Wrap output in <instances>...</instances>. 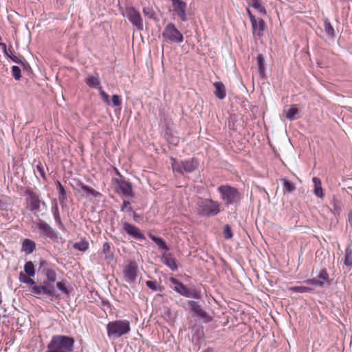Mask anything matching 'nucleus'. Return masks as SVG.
<instances>
[{
  "label": "nucleus",
  "instance_id": "obj_1",
  "mask_svg": "<svg viewBox=\"0 0 352 352\" xmlns=\"http://www.w3.org/2000/svg\"><path fill=\"white\" fill-rule=\"evenodd\" d=\"M220 204L210 199H199L197 202V214L201 217H213L220 212Z\"/></svg>",
  "mask_w": 352,
  "mask_h": 352
},
{
  "label": "nucleus",
  "instance_id": "obj_2",
  "mask_svg": "<svg viewBox=\"0 0 352 352\" xmlns=\"http://www.w3.org/2000/svg\"><path fill=\"white\" fill-rule=\"evenodd\" d=\"M130 331V322L127 320H118L109 322L107 325V335L113 339H116L126 335Z\"/></svg>",
  "mask_w": 352,
  "mask_h": 352
},
{
  "label": "nucleus",
  "instance_id": "obj_3",
  "mask_svg": "<svg viewBox=\"0 0 352 352\" xmlns=\"http://www.w3.org/2000/svg\"><path fill=\"white\" fill-rule=\"evenodd\" d=\"M221 199L226 205H232L239 202L241 196L238 190L228 185H221L217 188Z\"/></svg>",
  "mask_w": 352,
  "mask_h": 352
},
{
  "label": "nucleus",
  "instance_id": "obj_4",
  "mask_svg": "<svg viewBox=\"0 0 352 352\" xmlns=\"http://www.w3.org/2000/svg\"><path fill=\"white\" fill-rule=\"evenodd\" d=\"M163 41L167 43H181L184 41L182 33L174 23H168L162 34Z\"/></svg>",
  "mask_w": 352,
  "mask_h": 352
},
{
  "label": "nucleus",
  "instance_id": "obj_5",
  "mask_svg": "<svg viewBox=\"0 0 352 352\" xmlns=\"http://www.w3.org/2000/svg\"><path fill=\"white\" fill-rule=\"evenodd\" d=\"M36 232L43 237L49 239L53 241H57L59 233L51 227L47 222L39 219L36 223Z\"/></svg>",
  "mask_w": 352,
  "mask_h": 352
},
{
  "label": "nucleus",
  "instance_id": "obj_6",
  "mask_svg": "<svg viewBox=\"0 0 352 352\" xmlns=\"http://www.w3.org/2000/svg\"><path fill=\"white\" fill-rule=\"evenodd\" d=\"M124 16L138 30L144 29V23L140 12L133 6H127Z\"/></svg>",
  "mask_w": 352,
  "mask_h": 352
},
{
  "label": "nucleus",
  "instance_id": "obj_7",
  "mask_svg": "<svg viewBox=\"0 0 352 352\" xmlns=\"http://www.w3.org/2000/svg\"><path fill=\"white\" fill-rule=\"evenodd\" d=\"M28 194L29 195L28 201L30 204V210L36 217H38L39 213L42 210H45L47 208L46 204L41 200L40 197L37 193L28 191Z\"/></svg>",
  "mask_w": 352,
  "mask_h": 352
},
{
  "label": "nucleus",
  "instance_id": "obj_8",
  "mask_svg": "<svg viewBox=\"0 0 352 352\" xmlns=\"http://www.w3.org/2000/svg\"><path fill=\"white\" fill-rule=\"evenodd\" d=\"M138 266L135 261H130L123 269V278L129 284L135 283L138 278Z\"/></svg>",
  "mask_w": 352,
  "mask_h": 352
},
{
  "label": "nucleus",
  "instance_id": "obj_9",
  "mask_svg": "<svg viewBox=\"0 0 352 352\" xmlns=\"http://www.w3.org/2000/svg\"><path fill=\"white\" fill-rule=\"evenodd\" d=\"M30 292L34 295H47L54 297L56 296V291L52 283L48 281H44L43 285H34L31 287Z\"/></svg>",
  "mask_w": 352,
  "mask_h": 352
},
{
  "label": "nucleus",
  "instance_id": "obj_10",
  "mask_svg": "<svg viewBox=\"0 0 352 352\" xmlns=\"http://www.w3.org/2000/svg\"><path fill=\"white\" fill-rule=\"evenodd\" d=\"M122 225L123 230L131 238L136 240H144L146 239L144 234L135 226L126 221L122 222Z\"/></svg>",
  "mask_w": 352,
  "mask_h": 352
},
{
  "label": "nucleus",
  "instance_id": "obj_11",
  "mask_svg": "<svg viewBox=\"0 0 352 352\" xmlns=\"http://www.w3.org/2000/svg\"><path fill=\"white\" fill-rule=\"evenodd\" d=\"M188 304L190 307L191 311L197 316L203 319L205 322H209L212 321V317L202 309L201 306L199 304L198 302L189 300Z\"/></svg>",
  "mask_w": 352,
  "mask_h": 352
},
{
  "label": "nucleus",
  "instance_id": "obj_12",
  "mask_svg": "<svg viewBox=\"0 0 352 352\" xmlns=\"http://www.w3.org/2000/svg\"><path fill=\"white\" fill-rule=\"evenodd\" d=\"M173 8V11L177 14L179 19L185 22L188 21L186 15L187 4L182 0H170Z\"/></svg>",
  "mask_w": 352,
  "mask_h": 352
},
{
  "label": "nucleus",
  "instance_id": "obj_13",
  "mask_svg": "<svg viewBox=\"0 0 352 352\" xmlns=\"http://www.w3.org/2000/svg\"><path fill=\"white\" fill-rule=\"evenodd\" d=\"M117 184L118 185L119 189L124 196H133L132 185L129 182L124 179H118Z\"/></svg>",
  "mask_w": 352,
  "mask_h": 352
},
{
  "label": "nucleus",
  "instance_id": "obj_14",
  "mask_svg": "<svg viewBox=\"0 0 352 352\" xmlns=\"http://www.w3.org/2000/svg\"><path fill=\"white\" fill-rule=\"evenodd\" d=\"M77 186L80 188L84 192V196L87 197H101V194L95 190L94 188L85 185L82 182L78 181L77 183Z\"/></svg>",
  "mask_w": 352,
  "mask_h": 352
},
{
  "label": "nucleus",
  "instance_id": "obj_15",
  "mask_svg": "<svg viewBox=\"0 0 352 352\" xmlns=\"http://www.w3.org/2000/svg\"><path fill=\"white\" fill-rule=\"evenodd\" d=\"M162 261L164 264L168 267L170 270L176 271L177 270V265L175 258L170 253L167 252H164L162 256Z\"/></svg>",
  "mask_w": 352,
  "mask_h": 352
},
{
  "label": "nucleus",
  "instance_id": "obj_16",
  "mask_svg": "<svg viewBox=\"0 0 352 352\" xmlns=\"http://www.w3.org/2000/svg\"><path fill=\"white\" fill-rule=\"evenodd\" d=\"M85 82L88 85V87L91 88L98 89V87H102L100 86V80L98 73H96L94 76H88L86 77Z\"/></svg>",
  "mask_w": 352,
  "mask_h": 352
},
{
  "label": "nucleus",
  "instance_id": "obj_17",
  "mask_svg": "<svg viewBox=\"0 0 352 352\" xmlns=\"http://www.w3.org/2000/svg\"><path fill=\"white\" fill-rule=\"evenodd\" d=\"M214 87L215 88V91L214 92L215 96L219 100L224 99L226 96V92L223 83L221 82H215L214 83Z\"/></svg>",
  "mask_w": 352,
  "mask_h": 352
},
{
  "label": "nucleus",
  "instance_id": "obj_18",
  "mask_svg": "<svg viewBox=\"0 0 352 352\" xmlns=\"http://www.w3.org/2000/svg\"><path fill=\"white\" fill-rule=\"evenodd\" d=\"M182 167L184 168V170L186 172L191 173L197 168L198 162L194 158L184 160L182 161Z\"/></svg>",
  "mask_w": 352,
  "mask_h": 352
},
{
  "label": "nucleus",
  "instance_id": "obj_19",
  "mask_svg": "<svg viewBox=\"0 0 352 352\" xmlns=\"http://www.w3.org/2000/svg\"><path fill=\"white\" fill-rule=\"evenodd\" d=\"M36 249L35 242L25 239L23 240L22 243V251H23L26 254H32Z\"/></svg>",
  "mask_w": 352,
  "mask_h": 352
},
{
  "label": "nucleus",
  "instance_id": "obj_20",
  "mask_svg": "<svg viewBox=\"0 0 352 352\" xmlns=\"http://www.w3.org/2000/svg\"><path fill=\"white\" fill-rule=\"evenodd\" d=\"M170 282L175 285L174 290L183 296L185 292L186 289L187 288L182 283H181L179 280L174 277L170 278Z\"/></svg>",
  "mask_w": 352,
  "mask_h": 352
},
{
  "label": "nucleus",
  "instance_id": "obj_21",
  "mask_svg": "<svg viewBox=\"0 0 352 352\" xmlns=\"http://www.w3.org/2000/svg\"><path fill=\"white\" fill-rule=\"evenodd\" d=\"M285 116L289 120H294L299 118L298 109L296 107V105H292L288 110H285Z\"/></svg>",
  "mask_w": 352,
  "mask_h": 352
},
{
  "label": "nucleus",
  "instance_id": "obj_22",
  "mask_svg": "<svg viewBox=\"0 0 352 352\" xmlns=\"http://www.w3.org/2000/svg\"><path fill=\"white\" fill-rule=\"evenodd\" d=\"M312 181L314 184V194L318 197L322 198L324 197V193L320 179L318 177H314Z\"/></svg>",
  "mask_w": 352,
  "mask_h": 352
},
{
  "label": "nucleus",
  "instance_id": "obj_23",
  "mask_svg": "<svg viewBox=\"0 0 352 352\" xmlns=\"http://www.w3.org/2000/svg\"><path fill=\"white\" fill-rule=\"evenodd\" d=\"M281 181L283 182V193H290L295 190L296 186L294 184L286 178L281 179Z\"/></svg>",
  "mask_w": 352,
  "mask_h": 352
},
{
  "label": "nucleus",
  "instance_id": "obj_24",
  "mask_svg": "<svg viewBox=\"0 0 352 352\" xmlns=\"http://www.w3.org/2000/svg\"><path fill=\"white\" fill-rule=\"evenodd\" d=\"M249 5L256 9L260 14H267L266 9L261 3V0H249Z\"/></svg>",
  "mask_w": 352,
  "mask_h": 352
},
{
  "label": "nucleus",
  "instance_id": "obj_25",
  "mask_svg": "<svg viewBox=\"0 0 352 352\" xmlns=\"http://www.w3.org/2000/svg\"><path fill=\"white\" fill-rule=\"evenodd\" d=\"M252 27L253 30V34H256L258 36H261L263 35V32L265 29V22L262 19H259L258 21L256 20V25Z\"/></svg>",
  "mask_w": 352,
  "mask_h": 352
},
{
  "label": "nucleus",
  "instance_id": "obj_26",
  "mask_svg": "<svg viewBox=\"0 0 352 352\" xmlns=\"http://www.w3.org/2000/svg\"><path fill=\"white\" fill-rule=\"evenodd\" d=\"M102 252L104 254L105 260L111 261L113 259V254L111 251V246L109 242H105L103 244Z\"/></svg>",
  "mask_w": 352,
  "mask_h": 352
},
{
  "label": "nucleus",
  "instance_id": "obj_27",
  "mask_svg": "<svg viewBox=\"0 0 352 352\" xmlns=\"http://www.w3.org/2000/svg\"><path fill=\"white\" fill-rule=\"evenodd\" d=\"M56 188L58 191V199L60 204H63L67 199V194L65 188L59 181L56 182Z\"/></svg>",
  "mask_w": 352,
  "mask_h": 352
},
{
  "label": "nucleus",
  "instance_id": "obj_28",
  "mask_svg": "<svg viewBox=\"0 0 352 352\" xmlns=\"http://www.w3.org/2000/svg\"><path fill=\"white\" fill-rule=\"evenodd\" d=\"M42 273L46 276L49 283H52L56 280V273L54 270L50 268H44V270H42Z\"/></svg>",
  "mask_w": 352,
  "mask_h": 352
},
{
  "label": "nucleus",
  "instance_id": "obj_29",
  "mask_svg": "<svg viewBox=\"0 0 352 352\" xmlns=\"http://www.w3.org/2000/svg\"><path fill=\"white\" fill-rule=\"evenodd\" d=\"M151 239L154 241L160 249L164 250L166 252L168 250V248L166 245L165 241L161 238L154 235H151Z\"/></svg>",
  "mask_w": 352,
  "mask_h": 352
},
{
  "label": "nucleus",
  "instance_id": "obj_30",
  "mask_svg": "<svg viewBox=\"0 0 352 352\" xmlns=\"http://www.w3.org/2000/svg\"><path fill=\"white\" fill-rule=\"evenodd\" d=\"M183 296L186 298H195V299H199L201 298L200 292H199L195 289H190V288L186 289L185 292L183 294Z\"/></svg>",
  "mask_w": 352,
  "mask_h": 352
},
{
  "label": "nucleus",
  "instance_id": "obj_31",
  "mask_svg": "<svg viewBox=\"0 0 352 352\" xmlns=\"http://www.w3.org/2000/svg\"><path fill=\"white\" fill-rule=\"evenodd\" d=\"M324 30L329 36L331 38L335 36V30L328 19L324 21Z\"/></svg>",
  "mask_w": 352,
  "mask_h": 352
},
{
  "label": "nucleus",
  "instance_id": "obj_32",
  "mask_svg": "<svg viewBox=\"0 0 352 352\" xmlns=\"http://www.w3.org/2000/svg\"><path fill=\"white\" fill-rule=\"evenodd\" d=\"M24 271L30 277H32L35 275L34 266L32 261H28L25 263L24 265Z\"/></svg>",
  "mask_w": 352,
  "mask_h": 352
},
{
  "label": "nucleus",
  "instance_id": "obj_33",
  "mask_svg": "<svg viewBox=\"0 0 352 352\" xmlns=\"http://www.w3.org/2000/svg\"><path fill=\"white\" fill-rule=\"evenodd\" d=\"M74 248L79 251L85 252L89 248V243L86 240L83 239L79 242L75 243L74 244Z\"/></svg>",
  "mask_w": 352,
  "mask_h": 352
},
{
  "label": "nucleus",
  "instance_id": "obj_34",
  "mask_svg": "<svg viewBox=\"0 0 352 352\" xmlns=\"http://www.w3.org/2000/svg\"><path fill=\"white\" fill-rule=\"evenodd\" d=\"M52 214H53V217H54V221L56 223V224L60 225V226H63L57 204H55L52 206Z\"/></svg>",
  "mask_w": 352,
  "mask_h": 352
},
{
  "label": "nucleus",
  "instance_id": "obj_35",
  "mask_svg": "<svg viewBox=\"0 0 352 352\" xmlns=\"http://www.w3.org/2000/svg\"><path fill=\"white\" fill-rule=\"evenodd\" d=\"M344 263L346 266H352V249L349 246L345 250Z\"/></svg>",
  "mask_w": 352,
  "mask_h": 352
},
{
  "label": "nucleus",
  "instance_id": "obj_36",
  "mask_svg": "<svg viewBox=\"0 0 352 352\" xmlns=\"http://www.w3.org/2000/svg\"><path fill=\"white\" fill-rule=\"evenodd\" d=\"M333 212L335 216L340 215L342 209V204L338 199H333Z\"/></svg>",
  "mask_w": 352,
  "mask_h": 352
},
{
  "label": "nucleus",
  "instance_id": "obj_37",
  "mask_svg": "<svg viewBox=\"0 0 352 352\" xmlns=\"http://www.w3.org/2000/svg\"><path fill=\"white\" fill-rule=\"evenodd\" d=\"M292 292L296 293H308L312 291L311 287L305 286H294L289 288Z\"/></svg>",
  "mask_w": 352,
  "mask_h": 352
},
{
  "label": "nucleus",
  "instance_id": "obj_38",
  "mask_svg": "<svg viewBox=\"0 0 352 352\" xmlns=\"http://www.w3.org/2000/svg\"><path fill=\"white\" fill-rule=\"evenodd\" d=\"M143 13L144 14L151 19H156V14L153 11V8L151 7H144L143 8Z\"/></svg>",
  "mask_w": 352,
  "mask_h": 352
},
{
  "label": "nucleus",
  "instance_id": "obj_39",
  "mask_svg": "<svg viewBox=\"0 0 352 352\" xmlns=\"http://www.w3.org/2000/svg\"><path fill=\"white\" fill-rule=\"evenodd\" d=\"M19 280L21 282V283H25V284H28V285H31L32 287L34 286V285H35V282L34 280H32V278L29 277H27L25 274H23L22 272L20 273L19 274Z\"/></svg>",
  "mask_w": 352,
  "mask_h": 352
},
{
  "label": "nucleus",
  "instance_id": "obj_40",
  "mask_svg": "<svg viewBox=\"0 0 352 352\" xmlns=\"http://www.w3.org/2000/svg\"><path fill=\"white\" fill-rule=\"evenodd\" d=\"M98 90L103 102L107 105H111V100L109 95L102 89V87H98Z\"/></svg>",
  "mask_w": 352,
  "mask_h": 352
},
{
  "label": "nucleus",
  "instance_id": "obj_41",
  "mask_svg": "<svg viewBox=\"0 0 352 352\" xmlns=\"http://www.w3.org/2000/svg\"><path fill=\"white\" fill-rule=\"evenodd\" d=\"M21 70L20 69L19 67L18 66H12V76L16 79V80H19L21 77Z\"/></svg>",
  "mask_w": 352,
  "mask_h": 352
},
{
  "label": "nucleus",
  "instance_id": "obj_42",
  "mask_svg": "<svg viewBox=\"0 0 352 352\" xmlns=\"http://www.w3.org/2000/svg\"><path fill=\"white\" fill-rule=\"evenodd\" d=\"M57 288L65 294H69V291L66 286V282L60 281L56 283Z\"/></svg>",
  "mask_w": 352,
  "mask_h": 352
},
{
  "label": "nucleus",
  "instance_id": "obj_43",
  "mask_svg": "<svg viewBox=\"0 0 352 352\" xmlns=\"http://www.w3.org/2000/svg\"><path fill=\"white\" fill-rule=\"evenodd\" d=\"M172 166L173 170H175L179 173H182L184 170V168L182 167V161L180 162H176L175 160H173V162L172 163Z\"/></svg>",
  "mask_w": 352,
  "mask_h": 352
},
{
  "label": "nucleus",
  "instance_id": "obj_44",
  "mask_svg": "<svg viewBox=\"0 0 352 352\" xmlns=\"http://www.w3.org/2000/svg\"><path fill=\"white\" fill-rule=\"evenodd\" d=\"M113 107H119L122 104V99L120 96L114 94L112 96V101L111 102Z\"/></svg>",
  "mask_w": 352,
  "mask_h": 352
},
{
  "label": "nucleus",
  "instance_id": "obj_45",
  "mask_svg": "<svg viewBox=\"0 0 352 352\" xmlns=\"http://www.w3.org/2000/svg\"><path fill=\"white\" fill-rule=\"evenodd\" d=\"M223 236L226 239H231L233 236L231 228L229 225H226L223 229Z\"/></svg>",
  "mask_w": 352,
  "mask_h": 352
},
{
  "label": "nucleus",
  "instance_id": "obj_46",
  "mask_svg": "<svg viewBox=\"0 0 352 352\" xmlns=\"http://www.w3.org/2000/svg\"><path fill=\"white\" fill-rule=\"evenodd\" d=\"M9 58L14 63L19 64H25L28 65V63L25 60L23 57L18 58L14 55H10Z\"/></svg>",
  "mask_w": 352,
  "mask_h": 352
},
{
  "label": "nucleus",
  "instance_id": "obj_47",
  "mask_svg": "<svg viewBox=\"0 0 352 352\" xmlns=\"http://www.w3.org/2000/svg\"><path fill=\"white\" fill-rule=\"evenodd\" d=\"M306 283L309 285H316L318 287H323L324 283L317 278H311L306 280Z\"/></svg>",
  "mask_w": 352,
  "mask_h": 352
},
{
  "label": "nucleus",
  "instance_id": "obj_48",
  "mask_svg": "<svg viewBox=\"0 0 352 352\" xmlns=\"http://www.w3.org/2000/svg\"><path fill=\"white\" fill-rule=\"evenodd\" d=\"M257 60H258V67H259V71L260 72H264V58H263V56L262 54H258V56H257Z\"/></svg>",
  "mask_w": 352,
  "mask_h": 352
},
{
  "label": "nucleus",
  "instance_id": "obj_49",
  "mask_svg": "<svg viewBox=\"0 0 352 352\" xmlns=\"http://www.w3.org/2000/svg\"><path fill=\"white\" fill-rule=\"evenodd\" d=\"M318 280H329V274L326 270V269H322L319 274L318 275Z\"/></svg>",
  "mask_w": 352,
  "mask_h": 352
},
{
  "label": "nucleus",
  "instance_id": "obj_50",
  "mask_svg": "<svg viewBox=\"0 0 352 352\" xmlns=\"http://www.w3.org/2000/svg\"><path fill=\"white\" fill-rule=\"evenodd\" d=\"M246 12L250 18L252 26H254V27L256 26V19L255 16L252 14V13L251 12L249 8L246 9Z\"/></svg>",
  "mask_w": 352,
  "mask_h": 352
},
{
  "label": "nucleus",
  "instance_id": "obj_51",
  "mask_svg": "<svg viewBox=\"0 0 352 352\" xmlns=\"http://www.w3.org/2000/svg\"><path fill=\"white\" fill-rule=\"evenodd\" d=\"M146 285L149 289H152L153 291H157L156 281L147 280L146 282Z\"/></svg>",
  "mask_w": 352,
  "mask_h": 352
},
{
  "label": "nucleus",
  "instance_id": "obj_52",
  "mask_svg": "<svg viewBox=\"0 0 352 352\" xmlns=\"http://www.w3.org/2000/svg\"><path fill=\"white\" fill-rule=\"evenodd\" d=\"M36 168H37V170L38 171V173H40V175L43 178H44L45 177V172H44V168H43V166L41 164H38L36 166Z\"/></svg>",
  "mask_w": 352,
  "mask_h": 352
},
{
  "label": "nucleus",
  "instance_id": "obj_53",
  "mask_svg": "<svg viewBox=\"0 0 352 352\" xmlns=\"http://www.w3.org/2000/svg\"><path fill=\"white\" fill-rule=\"evenodd\" d=\"M48 266V263L46 261H41L40 262V265H39V270H44V268H48L47 267Z\"/></svg>",
  "mask_w": 352,
  "mask_h": 352
},
{
  "label": "nucleus",
  "instance_id": "obj_54",
  "mask_svg": "<svg viewBox=\"0 0 352 352\" xmlns=\"http://www.w3.org/2000/svg\"><path fill=\"white\" fill-rule=\"evenodd\" d=\"M131 203L129 201L124 200L123 201V205L121 207V210L124 211L125 208H128L130 206Z\"/></svg>",
  "mask_w": 352,
  "mask_h": 352
},
{
  "label": "nucleus",
  "instance_id": "obj_55",
  "mask_svg": "<svg viewBox=\"0 0 352 352\" xmlns=\"http://www.w3.org/2000/svg\"><path fill=\"white\" fill-rule=\"evenodd\" d=\"M7 208V204L0 199V210H5Z\"/></svg>",
  "mask_w": 352,
  "mask_h": 352
},
{
  "label": "nucleus",
  "instance_id": "obj_56",
  "mask_svg": "<svg viewBox=\"0 0 352 352\" xmlns=\"http://www.w3.org/2000/svg\"><path fill=\"white\" fill-rule=\"evenodd\" d=\"M349 222L350 226L352 227V211L349 213Z\"/></svg>",
  "mask_w": 352,
  "mask_h": 352
},
{
  "label": "nucleus",
  "instance_id": "obj_57",
  "mask_svg": "<svg viewBox=\"0 0 352 352\" xmlns=\"http://www.w3.org/2000/svg\"><path fill=\"white\" fill-rule=\"evenodd\" d=\"M0 47H1L3 51L7 49L6 45L4 43H0Z\"/></svg>",
  "mask_w": 352,
  "mask_h": 352
},
{
  "label": "nucleus",
  "instance_id": "obj_58",
  "mask_svg": "<svg viewBox=\"0 0 352 352\" xmlns=\"http://www.w3.org/2000/svg\"><path fill=\"white\" fill-rule=\"evenodd\" d=\"M3 52L6 56L10 57V55L9 54L7 49H6V50H3Z\"/></svg>",
  "mask_w": 352,
  "mask_h": 352
},
{
  "label": "nucleus",
  "instance_id": "obj_59",
  "mask_svg": "<svg viewBox=\"0 0 352 352\" xmlns=\"http://www.w3.org/2000/svg\"><path fill=\"white\" fill-rule=\"evenodd\" d=\"M22 65H23V66L25 68H26V67H30V65H25H25H24V64H22Z\"/></svg>",
  "mask_w": 352,
  "mask_h": 352
},
{
  "label": "nucleus",
  "instance_id": "obj_60",
  "mask_svg": "<svg viewBox=\"0 0 352 352\" xmlns=\"http://www.w3.org/2000/svg\"><path fill=\"white\" fill-rule=\"evenodd\" d=\"M129 211H131L132 210V208L131 207H129Z\"/></svg>",
  "mask_w": 352,
  "mask_h": 352
}]
</instances>
